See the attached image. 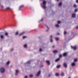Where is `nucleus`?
Wrapping results in <instances>:
<instances>
[{
	"mask_svg": "<svg viewBox=\"0 0 78 78\" xmlns=\"http://www.w3.org/2000/svg\"><path fill=\"white\" fill-rule=\"evenodd\" d=\"M55 27H59V25H58V24H56L55 25Z\"/></svg>",
	"mask_w": 78,
	"mask_h": 78,
	"instance_id": "a878e982",
	"label": "nucleus"
},
{
	"mask_svg": "<svg viewBox=\"0 0 78 78\" xmlns=\"http://www.w3.org/2000/svg\"><path fill=\"white\" fill-rule=\"evenodd\" d=\"M2 11L4 10H3V9H2Z\"/></svg>",
	"mask_w": 78,
	"mask_h": 78,
	"instance_id": "864d4df0",
	"label": "nucleus"
},
{
	"mask_svg": "<svg viewBox=\"0 0 78 78\" xmlns=\"http://www.w3.org/2000/svg\"><path fill=\"white\" fill-rule=\"evenodd\" d=\"M68 78H70V77H69Z\"/></svg>",
	"mask_w": 78,
	"mask_h": 78,
	"instance_id": "6e6d98bb",
	"label": "nucleus"
},
{
	"mask_svg": "<svg viewBox=\"0 0 78 78\" xmlns=\"http://www.w3.org/2000/svg\"><path fill=\"white\" fill-rule=\"evenodd\" d=\"M77 9H76L75 10V12H77Z\"/></svg>",
	"mask_w": 78,
	"mask_h": 78,
	"instance_id": "ea45409f",
	"label": "nucleus"
},
{
	"mask_svg": "<svg viewBox=\"0 0 78 78\" xmlns=\"http://www.w3.org/2000/svg\"><path fill=\"white\" fill-rule=\"evenodd\" d=\"M71 66H75V63L74 62H73L72 63Z\"/></svg>",
	"mask_w": 78,
	"mask_h": 78,
	"instance_id": "f8f14e48",
	"label": "nucleus"
},
{
	"mask_svg": "<svg viewBox=\"0 0 78 78\" xmlns=\"http://www.w3.org/2000/svg\"><path fill=\"white\" fill-rule=\"evenodd\" d=\"M62 58V55H59V58H60H60Z\"/></svg>",
	"mask_w": 78,
	"mask_h": 78,
	"instance_id": "cd10ccee",
	"label": "nucleus"
},
{
	"mask_svg": "<svg viewBox=\"0 0 78 78\" xmlns=\"http://www.w3.org/2000/svg\"><path fill=\"white\" fill-rule=\"evenodd\" d=\"M60 60V58H58L56 60H55V62H57L58 61H59Z\"/></svg>",
	"mask_w": 78,
	"mask_h": 78,
	"instance_id": "9b49d317",
	"label": "nucleus"
},
{
	"mask_svg": "<svg viewBox=\"0 0 78 78\" xmlns=\"http://www.w3.org/2000/svg\"><path fill=\"white\" fill-rule=\"evenodd\" d=\"M24 7V5H22L20 6L19 8V11H20V10H21L22 9V8H23Z\"/></svg>",
	"mask_w": 78,
	"mask_h": 78,
	"instance_id": "20e7f679",
	"label": "nucleus"
},
{
	"mask_svg": "<svg viewBox=\"0 0 78 78\" xmlns=\"http://www.w3.org/2000/svg\"><path fill=\"white\" fill-rule=\"evenodd\" d=\"M13 50H14V49H12V50H10L11 51H12Z\"/></svg>",
	"mask_w": 78,
	"mask_h": 78,
	"instance_id": "37998d69",
	"label": "nucleus"
},
{
	"mask_svg": "<svg viewBox=\"0 0 78 78\" xmlns=\"http://www.w3.org/2000/svg\"><path fill=\"white\" fill-rule=\"evenodd\" d=\"M56 76H59V73H56L55 74Z\"/></svg>",
	"mask_w": 78,
	"mask_h": 78,
	"instance_id": "412c9836",
	"label": "nucleus"
},
{
	"mask_svg": "<svg viewBox=\"0 0 78 78\" xmlns=\"http://www.w3.org/2000/svg\"><path fill=\"white\" fill-rule=\"evenodd\" d=\"M23 33H24V32H23L22 33H21V34H20L19 35V36H21V35H22V34H23Z\"/></svg>",
	"mask_w": 78,
	"mask_h": 78,
	"instance_id": "393cba45",
	"label": "nucleus"
},
{
	"mask_svg": "<svg viewBox=\"0 0 78 78\" xmlns=\"http://www.w3.org/2000/svg\"><path fill=\"white\" fill-rule=\"evenodd\" d=\"M58 23H61V21H58Z\"/></svg>",
	"mask_w": 78,
	"mask_h": 78,
	"instance_id": "473e14b6",
	"label": "nucleus"
},
{
	"mask_svg": "<svg viewBox=\"0 0 78 78\" xmlns=\"http://www.w3.org/2000/svg\"><path fill=\"white\" fill-rule=\"evenodd\" d=\"M24 48H27V44H24Z\"/></svg>",
	"mask_w": 78,
	"mask_h": 78,
	"instance_id": "b1692460",
	"label": "nucleus"
},
{
	"mask_svg": "<svg viewBox=\"0 0 78 78\" xmlns=\"http://www.w3.org/2000/svg\"><path fill=\"white\" fill-rule=\"evenodd\" d=\"M76 3H78V0H76Z\"/></svg>",
	"mask_w": 78,
	"mask_h": 78,
	"instance_id": "c03bdc74",
	"label": "nucleus"
},
{
	"mask_svg": "<svg viewBox=\"0 0 78 78\" xmlns=\"http://www.w3.org/2000/svg\"><path fill=\"white\" fill-rule=\"evenodd\" d=\"M42 21H43V18H42V19H41V20L40 21H39V22H42Z\"/></svg>",
	"mask_w": 78,
	"mask_h": 78,
	"instance_id": "2f4dec72",
	"label": "nucleus"
},
{
	"mask_svg": "<svg viewBox=\"0 0 78 78\" xmlns=\"http://www.w3.org/2000/svg\"><path fill=\"white\" fill-rule=\"evenodd\" d=\"M33 61H34V60H30L29 61H28L26 63H25V64H30V62H32Z\"/></svg>",
	"mask_w": 78,
	"mask_h": 78,
	"instance_id": "7ed1b4c3",
	"label": "nucleus"
},
{
	"mask_svg": "<svg viewBox=\"0 0 78 78\" xmlns=\"http://www.w3.org/2000/svg\"><path fill=\"white\" fill-rule=\"evenodd\" d=\"M0 7H3V5H0Z\"/></svg>",
	"mask_w": 78,
	"mask_h": 78,
	"instance_id": "a19ab883",
	"label": "nucleus"
},
{
	"mask_svg": "<svg viewBox=\"0 0 78 78\" xmlns=\"http://www.w3.org/2000/svg\"><path fill=\"white\" fill-rule=\"evenodd\" d=\"M9 63H10V62H9V61H8L7 62V65H9Z\"/></svg>",
	"mask_w": 78,
	"mask_h": 78,
	"instance_id": "4be33fe9",
	"label": "nucleus"
},
{
	"mask_svg": "<svg viewBox=\"0 0 78 78\" xmlns=\"http://www.w3.org/2000/svg\"><path fill=\"white\" fill-rule=\"evenodd\" d=\"M46 62L48 65H50V62L49 61H46Z\"/></svg>",
	"mask_w": 78,
	"mask_h": 78,
	"instance_id": "4468645a",
	"label": "nucleus"
},
{
	"mask_svg": "<svg viewBox=\"0 0 78 78\" xmlns=\"http://www.w3.org/2000/svg\"><path fill=\"white\" fill-rule=\"evenodd\" d=\"M73 7L74 8H76V5L75 4L74 5Z\"/></svg>",
	"mask_w": 78,
	"mask_h": 78,
	"instance_id": "c85d7f7f",
	"label": "nucleus"
},
{
	"mask_svg": "<svg viewBox=\"0 0 78 78\" xmlns=\"http://www.w3.org/2000/svg\"><path fill=\"white\" fill-rule=\"evenodd\" d=\"M74 62H76L77 61V60L76 59H75L74 60Z\"/></svg>",
	"mask_w": 78,
	"mask_h": 78,
	"instance_id": "c756f323",
	"label": "nucleus"
},
{
	"mask_svg": "<svg viewBox=\"0 0 78 78\" xmlns=\"http://www.w3.org/2000/svg\"><path fill=\"white\" fill-rule=\"evenodd\" d=\"M75 14L73 13L72 14V17H73V18H75Z\"/></svg>",
	"mask_w": 78,
	"mask_h": 78,
	"instance_id": "1a4fd4ad",
	"label": "nucleus"
},
{
	"mask_svg": "<svg viewBox=\"0 0 78 78\" xmlns=\"http://www.w3.org/2000/svg\"><path fill=\"white\" fill-rule=\"evenodd\" d=\"M53 48H55V46H52Z\"/></svg>",
	"mask_w": 78,
	"mask_h": 78,
	"instance_id": "49530a36",
	"label": "nucleus"
},
{
	"mask_svg": "<svg viewBox=\"0 0 78 78\" xmlns=\"http://www.w3.org/2000/svg\"><path fill=\"white\" fill-rule=\"evenodd\" d=\"M6 9H7L8 10H10V9H11V8L9 7H8L6 8Z\"/></svg>",
	"mask_w": 78,
	"mask_h": 78,
	"instance_id": "a211bd4d",
	"label": "nucleus"
},
{
	"mask_svg": "<svg viewBox=\"0 0 78 78\" xmlns=\"http://www.w3.org/2000/svg\"><path fill=\"white\" fill-rule=\"evenodd\" d=\"M55 39L56 41H58V40H59V38L58 37H56L55 38Z\"/></svg>",
	"mask_w": 78,
	"mask_h": 78,
	"instance_id": "5701e85b",
	"label": "nucleus"
},
{
	"mask_svg": "<svg viewBox=\"0 0 78 78\" xmlns=\"http://www.w3.org/2000/svg\"><path fill=\"white\" fill-rule=\"evenodd\" d=\"M52 38V36H51V39Z\"/></svg>",
	"mask_w": 78,
	"mask_h": 78,
	"instance_id": "de8ad7c7",
	"label": "nucleus"
},
{
	"mask_svg": "<svg viewBox=\"0 0 78 78\" xmlns=\"http://www.w3.org/2000/svg\"><path fill=\"white\" fill-rule=\"evenodd\" d=\"M45 26H46V27H47V28H48V30H49V27H48L46 25H45Z\"/></svg>",
	"mask_w": 78,
	"mask_h": 78,
	"instance_id": "72a5a7b5",
	"label": "nucleus"
},
{
	"mask_svg": "<svg viewBox=\"0 0 78 78\" xmlns=\"http://www.w3.org/2000/svg\"><path fill=\"white\" fill-rule=\"evenodd\" d=\"M58 1H59V0H57V2H58Z\"/></svg>",
	"mask_w": 78,
	"mask_h": 78,
	"instance_id": "603ef678",
	"label": "nucleus"
},
{
	"mask_svg": "<svg viewBox=\"0 0 78 78\" xmlns=\"http://www.w3.org/2000/svg\"><path fill=\"white\" fill-rule=\"evenodd\" d=\"M48 31V30H46V31H47V32Z\"/></svg>",
	"mask_w": 78,
	"mask_h": 78,
	"instance_id": "3c124183",
	"label": "nucleus"
},
{
	"mask_svg": "<svg viewBox=\"0 0 78 78\" xmlns=\"http://www.w3.org/2000/svg\"><path fill=\"white\" fill-rule=\"evenodd\" d=\"M39 51H42V49L41 48L40 49Z\"/></svg>",
	"mask_w": 78,
	"mask_h": 78,
	"instance_id": "e433bc0d",
	"label": "nucleus"
},
{
	"mask_svg": "<svg viewBox=\"0 0 78 78\" xmlns=\"http://www.w3.org/2000/svg\"><path fill=\"white\" fill-rule=\"evenodd\" d=\"M63 66L65 68H67V64L65 62L63 63Z\"/></svg>",
	"mask_w": 78,
	"mask_h": 78,
	"instance_id": "39448f33",
	"label": "nucleus"
},
{
	"mask_svg": "<svg viewBox=\"0 0 78 78\" xmlns=\"http://www.w3.org/2000/svg\"><path fill=\"white\" fill-rule=\"evenodd\" d=\"M40 74H41V70H40L38 72L37 74L36 75V76H39Z\"/></svg>",
	"mask_w": 78,
	"mask_h": 78,
	"instance_id": "423d86ee",
	"label": "nucleus"
},
{
	"mask_svg": "<svg viewBox=\"0 0 78 78\" xmlns=\"http://www.w3.org/2000/svg\"><path fill=\"white\" fill-rule=\"evenodd\" d=\"M16 35H17L18 34V31H17L15 33Z\"/></svg>",
	"mask_w": 78,
	"mask_h": 78,
	"instance_id": "7c9ffc66",
	"label": "nucleus"
},
{
	"mask_svg": "<svg viewBox=\"0 0 78 78\" xmlns=\"http://www.w3.org/2000/svg\"><path fill=\"white\" fill-rule=\"evenodd\" d=\"M62 5V3L61 2H60L58 4V6H61Z\"/></svg>",
	"mask_w": 78,
	"mask_h": 78,
	"instance_id": "bb28decb",
	"label": "nucleus"
},
{
	"mask_svg": "<svg viewBox=\"0 0 78 78\" xmlns=\"http://www.w3.org/2000/svg\"><path fill=\"white\" fill-rule=\"evenodd\" d=\"M27 37L26 36H23V39H25V38H26Z\"/></svg>",
	"mask_w": 78,
	"mask_h": 78,
	"instance_id": "58836bf2",
	"label": "nucleus"
},
{
	"mask_svg": "<svg viewBox=\"0 0 78 78\" xmlns=\"http://www.w3.org/2000/svg\"><path fill=\"white\" fill-rule=\"evenodd\" d=\"M60 67H61L60 65H58L57 66V69H59V68H60Z\"/></svg>",
	"mask_w": 78,
	"mask_h": 78,
	"instance_id": "2eb2a0df",
	"label": "nucleus"
},
{
	"mask_svg": "<svg viewBox=\"0 0 78 78\" xmlns=\"http://www.w3.org/2000/svg\"><path fill=\"white\" fill-rule=\"evenodd\" d=\"M66 31H65L64 32V34H65V35H66Z\"/></svg>",
	"mask_w": 78,
	"mask_h": 78,
	"instance_id": "f704fd0d",
	"label": "nucleus"
},
{
	"mask_svg": "<svg viewBox=\"0 0 78 78\" xmlns=\"http://www.w3.org/2000/svg\"><path fill=\"white\" fill-rule=\"evenodd\" d=\"M50 41H51V42H53V40H52V39H50Z\"/></svg>",
	"mask_w": 78,
	"mask_h": 78,
	"instance_id": "c9c22d12",
	"label": "nucleus"
},
{
	"mask_svg": "<svg viewBox=\"0 0 78 78\" xmlns=\"http://www.w3.org/2000/svg\"><path fill=\"white\" fill-rule=\"evenodd\" d=\"M28 78V76H25L24 77V78Z\"/></svg>",
	"mask_w": 78,
	"mask_h": 78,
	"instance_id": "4c0bfd02",
	"label": "nucleus"
},
{
	"mask_svg": "<svg viewBox=\"0 0 78 78\" xmlns=\"http://www.w3.org/2000/svg\"><path fill=\"white\" fill-rule=\"evenodd\" d=\"M48 76H50V74H49V75Z\"/></svg>",
	"mask_w": 78,
	"mask_h": 78,
	"instance_id": "8fccbe9b",
	"label": "nucleus"
},
{
	"mask_svg": "<svg viewBox=\"0 0 78 78\" xmlns=\"http://www.w3.org/2000/svg\"><path fill=\"white\" fill-rule=\"evenodd\" d=\"M0 71L2 73H4L5 71V69L3 68H1L0 69Z\"/></svg>",
	"mask_w": 78,
	"mask_h": 78,
	"instance_id": "f03ea898",
	"label": "nucleus"
},
{
	"mask_svg": "<svg viewBox=\"0 0 78 78\" xmlns=\"http://www.w3.org/2000/svg\"><path fill=\"white\" fill-rule=\"evenodd\" d=\"M76 29H78V26H77L76 27Z\"/></svg>",
	"mask_w": 78,
	"mask_h": 78,
	"instance_id": "79ce46f5",
	"label": "nucleus"
},
{
	"mask_svg": "<svg viewBox=\"0 0 78 78\" xmlns=\"http://www.w3.org/2000/svg\"><path fill=\"white\" fill-rule=\"evenodd\" d=\"M39 39H40V37H39Z\"/></svg>",
	"mask_w": 78,
	"mask_h": 78,
	"instance_id": "5fc2aeb1",
	"label": "nucleus"
},
{
	"mask_svg": "<svg viewBox=\"0 0 78 78\" xmlns=\"http://www.w3.org/2000/svg\"><path fill=\"white\" fill-rule=\"evenodd\" d=\"M53 52L54 53H58V51L56 50L54 51H53Z\"/></svg>",
	"mask_w": 78,
	"mask_h": 78,
	"instance_id": "f3484780",
	"label": "nucleus"
},
{
	"mask_svg": "<svg viewBox=\"0 0 78 78\" xmlns=\"http://www.w3.org/2000/svg\"><path fill=\"white\" fill-rule=\"evenodd\" d=\"M18 73H19V70H16L15 75H17L18 74Z\"/></svg>",
	"mask_w": 78,
	"mask_h": 78,
	"instance_id": "9d476101",
	"label": "nucleus"
},
{
	"mask_svg": "<svg viewBox=\"0 0 78 78\" xmlns=\"http://www.w3.org/2000/svg\"><path fill=\"white\" fill-rule=\"evenodd\" d=\"M42 7L43 9H46V1L45 0L43 1V5H42Z\"/></svg>",
	"mask_w": 78,
	"mask_h": 78,
	"instance_id": "f257e3e1",
	"label": "nucleus"
},
{
	"mask_svg": "<svg viewBox=\"0 0 78 78\" xmlns=\"http://www.w3.org/2000/svg\"><path fill=\"white\" fill-rule=\"evenodd\" d=\"M61 75L62 76H64V73L63 72H62L61 73Z\"/></svg>",
	"mask_w": 78,
	"mask_h": 78,
	"instance_id": "6ab92c4d",
	"label": "nucleus"
},
{
	"mask_svg": "<svg viewBox=\"0 0 78 78\" xmlns=\"http://www.w3.org/2000/svg\"><path fill=\"white\" fill-rule=\"evenodd\" d=\"M0 37L1 39H4V36L3 35H1L0 36Z\"/></svg>",
	"mask_w": 78,
	"mask_h": 78,
	"instance_id": "6e6552de",
	"label": "nucleus"
},
{
	"mask_svg": "<svg viewBox=\"0 0 78 78\" xmlns=\"http://www.w3.org/2000/svg\"><path fill=\"white\" fill-rule=\"evenodd\" d=\"M5 34L6 36H8V33L7 32H5Z\"/></svg>",
	"mask_w": 78,
	"mask_h": 78,
	"instance_id": "dca6fc26",
	"label": "nucleus"
},
{
	"mask_svg": "<svg viewBox=\"0 0 78 78\" xmlns=\"http://www.w3.org/2000/svg\"><path fill=\"white\" fill-rule=\"evenodd\" d=\"M29 76L30 78H32V77H33V75L32 74H30V75Z\"/></svg>",
	"mask_w": 78,
	"mask_h": 78,
	"instance_id": "aec40b11",
	"label": "nucleus"
},
{
	"mask_svg": "<svg viewBox=\"0 0 78 78\" xmlns=\"http://www.w3.org/2000/svg\"><path fill=\"white\" fill-rule=\"evenodd\" d=\"M41 67H43V65L41 66Z\"/></svg>",
	"mask_w": 78,
	"mask_h": 78,
	"instance_id": "09e8293b",
	"label": "nucleus"
},
{
	"mask_svg": "<svg viewBox=\"0 0 78 78\" xmlns=\"http://www.w3.org/2000/svg\"><path fill=\"white\" fill-rule=\"evenodd\" d=\"M59 33H57V35H59Z\"/></svg>",
	"mask_w": 78,
	"mask_h": 78,
	"instance_id": "a18cd8bd",
	"label": "nucleus"
},
{
	"mask_svg": "<svg viewBox=\"0 0 78 78\" xmlns=\"http://www.w3.org/2000/svg\"><path fill=\"white\" fill-rule=\"evenodd\" d=\"M63 56H67V53H63Z\"/></svg>",
	"mask_w": 78,
	"mask_h": 78,
	"instance_id": "ddd939ff",
	"label": "nucleus"
},
{
	"mask_svg": "<svg viewBox=\"0 0 78 78\" xmlns=\"http://www.w3.org/2000/svg\"><path fill=\"white\" fill-rule=\"evenodd\" d=\"M71 48L72 49H74V50H75L76 49V47H73L72 46H71Z\"/></svg>",
	"mask_w": 78,
	"mask_h": 78,
	"instance_id": "0eeeda50",
	"label": "nucleus"
}]
</instances>
